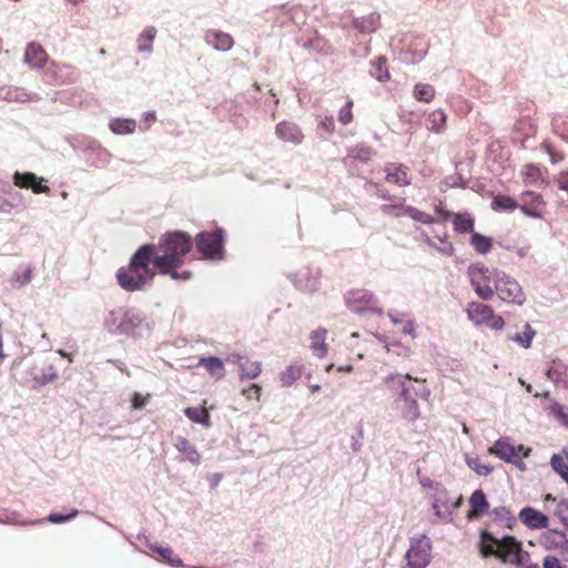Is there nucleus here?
I'll use <instances>...</instances> for the list:
<instances>
[{
	"label": "nucleus",
	"mask_w": 568,
	"mask_h": 568,
	"mask_svg": "<svg viewBox=\"0 0 568 568\" xmlns=\"http://www.w3.org/2000/svg\"><path fill=\"white\" fill-rule=\"evenodd\" d=\"M193 244L192 236L186 232L171 231L164 233L155 245L154 267L158 268L160 274L170 275L173 280H189L191 272L179 273L178 268L184 264Z\"/></svg>",
	"instance_id": "nucleus-1"
},
{
	"label": "nucleus",
	"mask_w": 568,
	"mask_h": 568,
	"mask_svg": "<svg viewBox=\"0 0 568 568\" xmlns=\"http://www.w3.org/2000/svg\"><path fill=\"white\" fill-rule=\"evenodd\" d=\"M155 244H143L131 256L126 266L116 272L119 285L126 292L140 291L152 282L156 275L154 267Z\"/></svg>",
	"instance_id": "nucleus-2"
},
{
	"label": "nucleus",
	"mask_w": 568,
	"mask_h": 568,
	"mask_svg": "<svg viewBox=\"0 0 568 568\" xmlns=\"http://www.w3.org/2000/svg\"><path fill=\"white\" fill-rule=\"evenodd\" d=\"M521 550V541L514 536L506 535L498 539L487 530L480 532L479 551L484 558L495 556L504 564H511Z\"/></svg>",
	"instance_id": "nucleus-3"
},
{
	"label": "nucleus",
	"mask_w": 568,
	"mask_h": 568,
	"mask_svg": "<svg viewBox=\"0 0 568 568\" xmlns=\"http://www.w3.org/2000/svg\"><path fill=\"white\" fill-rule=\"evenodd\" d=\"M501 271L497 268H488L483 264L476 263L468 267L467 274L469 282L483 301H488L494 296V287L497 282V274Z\"/></svg>",
	"instance_id": "nucleus-4"
},
{
	"label": "nucleus",
	"mask_w": 568,
	"mask_h": 568,
	"mask_svg": "<svg viewBox=\"0 0 568 568\" xmlns=\"http://www.w3.org/2000/svg\"><path fill=\"white\" fill-rule=\"evenodd\" d=\"M385 383L400 388L399 397H420L429 400L430 389L426 385V378L413 377L410 374H396L385 377Z\"/></svg>",
	"instance_id": "nucleus-5"
},
{
	"label": "nucleus",
	"mask_w": 568,
	"mask_h": 568,
	"mask_svg": "<svg viewBox=\"0 0 568 568\" xmlns=\"http://www.w3.org/2000/svg\"><path fill=\"white\" fill-rule=\"evenodd\" d=\"M465 312L467 318L476 326L485 325L494 331H501L505 326L503 316L495 313L494 308L483 302H469Z\"/></svg>",
	"instance_id": "nucleus-6"
},
{
	"label": "nucleus",
	"mask_w": 568,
	"mask_h": 568,
	"mask_svg": "<svg viewBox=\"0 0 568 568\" xmlns=\"http://www.w3.org/2000/svg\"><path fill=\"white\" fill-rule=\"evenodd\" d=\"M496 276L497 282L494 287V294H497L504 303L523 305L526 296L518 281L503 271Z\"/></svg>",
	"instance_id": "nucleus-7"
},
{
	"label": "nucleus",
	"mask_w": 568,
	"mask_h": 568,
	"mask_svg": "<svg viewBox=\"0 0 568 568\" xmlns=\"http://www.w3.org/2000/svg\"><path fill=\"white\" fill-rule=\"evenodd\" d=\"M197 251L206 258L220 260L223 255L224 232L216 230L214 232H201L195 237Z\"/></svg>",
	"instance_id": "nucleus-8"
},
{
	"label": "nucleus",
	"mask_w": 568,
	"mask_h": 568,
	"mask_svg": "<svg viewBox=\"0 0 568 568\" xmlns=\"http://www.w3.org/2000/svg\"><path fill=\"white\" fill-rule=\"evenodd\" d=\"M430 550L432 542L426 535L413 537L406 552L407 564L415 568H426L430 560Z\"/></svg>",
	"instance_id": "nucleus-9"
},
{
	"label": "nucleus",
	"mask_w": 568,
	"mask_h": 568,
	"mask_svg": "<svg viewBox=\"0 0 568 568\" xmlns=\"http://www.w3.org/2000/svg\"><path fill=\"white\" fill-rule=\"evenodd\" d=\"M539 544L546 550L557 551L565 561H568V538L565 532L548 529L540 535Z\"/></svg>",
	"instance_id": "nucleus-10"
},
{
	"label": "nucleus",
	"mask_w": 568,
	"mask_h": 568,
	"mask_svg": "<svg viewBox=\"0 0 568 568\" xmlns=\"http://www.w3.org/2000/svg\"><path fill=\"white\" fill-rule=\"evenodd\" d=\"M519 210L529 217L541 219L546 202L541 194L534 191H525L520 194Z\"/></svg>",
	"instance_id": "nucleus-11"
},
{
	"label": "nucleus",
	"mask_w": 568,
	"mask_h": 568,
	"mask_svg": "<svg viewBox=\"0 0 568 568\" xmlns=\"http://www.w3.org/2000/svg\"><path fill=\"white\" fill-rule=\"evenodd\" d=\"M45 180L43 178H38L32 172H16L13 174V184L20 189L32 190L36 194H48L50 192V187L44 185L42 182Z\"/></svg>",
	"instance_id": "nucleus-12"
},
{
	"label": "nucleus",
	"mask_w": 568,
	"mask_h": 568,
	"mask_svg": "<svg viewBox=\"0 0 568 568\" xmlns=\"http://www.w3.org/2000/svg\"><path fill=\"white\" fill-rule=\"evenodd\" d=\"M383 171L387 183L398 186H407L410 184L408 168L402 163H386Z\"/></svg>",
	"instance_id": "nucleus-13"
},
{
	"label": "nucleus",
	"mask_w": 568,
	"mask_h": 568,
	"mask_svg": "<svg viewBox=\"0 0 568 568\" xmlns=\"http://www.w3.org/2000/svg\"><path fill=\"white\" fill-rule=\"evenodd\" d=\"M376 301L372 293L365 291L352 292L347 297V305L356 313H363L375 307Z\"/></svg>",
	"instance_id": "nucleus-14"
},
{
	"label": "nucleus",
	"mask_w": 568,
	"mask_h": 568,
	"mask_svg": "<svg viewBox=\"0 0 568 568\" xmlns=\"http://www.w3.org/2000/svg\"><path fill=\"white\" fill-rule=\"evenodd\" d=\"M276 136L287 143L300 144L304 134L301 129L293 122L290 121H281L275 126Z\"/></svg>",
	"instance_id": "nucleus-15"
},
{
	"label": "nucleus",
	"mask_w": 568,
	"mask_h": 568,
	"mask_svg": "<svg viewBox=\"0 0 568 568\" xmlns=\"http://www.w3.org/2000/svg\"><path fill=\"white\" fill-rule=\"evenodd\" d=\"M489 509V503L486 498L485 493L481 489L475 490L469 498V510L467 513V519L469 521L479 519Z\"/></svg>",
	"instance_id": "nucleus-16"
},
{
	"label": "nucleus",
	"mask_w": 568,
	"mask_h": 568,
	"mask_svg": "<svg viewBox=\"0 0 568 568\" xmlns=\"http://www.w3.org/2000/svg\"><path fill=\"white\" fill-rule=\"evenodd\" d=\"M376 195L378 199L389 202L388 204H383L381 206L382 213L386 215L400 216L399 210L403 209L405 197L392 195L387 190L383 187L377 189Z\"/></svg>",
	"instance_id": "nucleus-17"
},
{
	"label": "nucleus",
	"mask_w": 568,
	"mask_h": 568,
	"mask_svg": "<svg viewBox=\"0 0 568 568\" xmlns=\"http://www.w3.org/2000/svg\"><path fill=\"white\" fill-rule=\"evenodd\" d=\"M520 521L530 529L547 528L549 524L548 517L531 507L523 508L519 511Z\"/></svg>",
	"instance_id": "nucleus-18"
},
{
	"label": "nucleus",
	"mask_w": 568,
	"mask_h": 568,
	"mask_svg": "<svg viewBox=\"0 0 568 568\" xmlns=\"http://www.w3.org/2000/svg\"><path fill=\"white\" fill-rule=\"evenodd\" d=\"M48 61V53L44 48L37 43L30 42L24 52V62L31 68H43Z\"/></svg>",
	"instance_id": "nucleus-19"
},
{
	"label": "nucleus",
	"mask_w": 568,
	"mask_h": 568,
	"mask_svg": "<svg viewBox=\"0 0 568 568\" xmlns=\"http://www.w3.org/2000/svg\"><path fill=\"white\" fill-rule=\"evenodd\" d=\"M50 72L60 84L73 83L78 80V71L74 67L65 63L51 62Z\"/></svg>",
	"instance_id": "nucleus-20"
},
{
	"label": "nucleus",
	"mask_w": 568,
	"mask_h": 568,
	"mask_svg": "<svg viewBox=\"0 0 568 568\" xmlns=\"http://www.w3.org/2000/svg\"><path fill=\"white\" fill-rule=\"evenodd\" d=\"M490 455H495L507 463H514L515 458L518 457L516 447L509 444L507 440L499 439L494 446L488 449Z\"/></svg>",
	"instance_id": "nucleus-21"
},
{
	"label": "nucleus",
	"mask_w": 568,
	"mask_h": 568,
	"mask_svg": "<svg viewBox=\"0 0 568 568\" xmlns=\"http://www.w3.org/2000/svg\"><path fill=\"white\" fill-rule=\"evenodd\" d=\"M197 366H203L209 375L215 381L225 376V367L221 358L216 356L201 357Z\"/></svg>",
	"instance_id": "nucleus-22"
},
{
	"label": "nucleus",
	"mask_w": 568,
	"mask_h": 568,
	"mask_svg": "<svg viewBox=\"0 0 568 568\" xmlns=\"http://www.w3.org/2000/svg\"><path fill=\"white\" fill-rule=\"evenodd\" d=\"M206 41L216 50L221 51H227L234 44L233 38L229 33H224L222 31H209L206 33Z\"/></svg>",
	"instance_id": "nucleus-23"
},
{
	"label": "nucleus",
	"mask_w": 568,
	"mask_h": 568,
	"mask_svg": "<svg viewBox=\"0 0 568 568\" xmlns=\"http://www.w3.org/2000/svg\"><path fill=\"white\" fill-rule=\"evenodd\" d=\"M175 447L182 454L183 460H187L193 465H197L200 463L201 455L186 438L178 437Z\"/></svg>",
	"instance_id": "nucleus-24"
},
{
	"label": "nucleus",
	"mask_w": 568,
	"mask_h": 568,
	"mask_svg": "<svg viewBox=\"0 0 568 568\" xmlns=\"http://www.w3.org/2000/svg\"><path fill=\"white\" fill-rule=\"evenodd\" d=\"M403 400L400 407L402 417L408 422H416L420 417L419 405L416 397H399Z\"/></svg>",
	"instance_id": "nucleus-25"
},
{
	"label": "nucleus",
	"mask_w": 568,
	"mask_h": 568,
	"mask_svg": "<svg viewBox=\"0 0 568 568\" xmlns=\"http://www.w3.org/2000/svg\"><path fill=\"white\" fill-rule=\"evenodd\" d=\"M427 122L428 130L435 133H442L446 128L447 114L440 109L434 110L428 113Z\"/></svg>",
	"instance_id": "nucleus-26"
},
{
	"label": "nucleus",
	"mask_w": 568,
	"mask_h": 568,
	"mask_svg": "<svg viewBox=\"0 0 568 568\" xmlns=\"http://www.w3.org/2000/svg\"><path fill=\"white\" fill-rule=\"evenodd\" d=\"M185 416L194 423L201 424L204 427H211V417L205 406L187 407L184 410Z\"/></svg>",
	"instance_id": "nucleus-27"
},
{
	"label": "nucleus",
	"mask_w": 568,
	"mask_h": 568,
	"mask_svg": "<svg viewBox=\"0 0 568 568\" xmlns=\"http://www.w3.org/2000/svg\"><path fill=\"white\" fill-rule=\"evenodd\" d=\"M491 209L494 211H507V212H513L515 211L516 209H519V204L518 202L511 197V196H508V195H504V194H497L493 197V201H491Z\"/></svg>",
	"instance_id": "nucleus-28"
},
{
	"label": "nucleus",
	"mask_w": 568,
	"mask_h": 568,
	"mask_svg": "<svg viewBox=\"0 0 568 568\" xmlns=\"http://www.w3.org/2000/svg\"><path fill=\"white\" fill-rule=\"evenodd\" d=\"M326 331L318 329L311 334V348L317 357H324L327 353L325 344Z\"/></svg>",
	"instance_id": "nucleus-29"
},
{
	"label": "nucleus",
	"mask_w": 568,
	"mask_h": 568,
	"mask_svg": "<svg viewBox=\"0 0 568 568\" xmlns=\"http://www.w3.org/2000/svg\"><path fill=\"white\" fill-rule=\"evenodd\" d=\"M110 129L115 134H130L136 129V121L133 119H113Z\"/></svg>",
	"instance_id": "nucleus-30"
},
{
	"label": "nucleus",
	"mask_w": 568,
	"mask_h": 568,
	"mask_svg": "<svg viewBox=\"0 0 568 568\" xmlns=\"http://www.w3.org/2000/svg\"><path fill=\"white\" fill-rule=\"evenodd\" d=\"M262 372V365L257 361L244 359L240 363L241 378H256Z\"/></svg>",
	"instance_id": "nucleus-31"
},
{
	"label": "nucleus",
	"mask_w": 568,
	"mask_h": 568,
	"mask_svg": "<svg viewBox=\"0 0 568 568\" xmlns=\"http://www.w3.org/2000/svg\"><path fill=\"white\" fill-rule=\"evenodd\" d=\"M399 213L400 216L407 215L414 221L420 222L423 224H433L435 222V219L432 215L413 206H405L403 204V209L399 210Z\"/></svg>",
	"instance_id": "nucleus-32"
},
{
	"label": "nucleus",
	"mask_w": 568,
	"mask_h": 568,
	"mask_svg": "<svg viewBox=\"0 0 568 568\" xmlns=\"http://www.w3.org/2000/svg\"><path fill=\"white\" fill-rule=\"evenodd\" d=\"M436 91L433 85L427 83H417L414 87V98L417 101L429 103L435 99Z\"/></svg>",
	"instance_id": "nucleus-33"
},
{
	"label": "nucleus",
	"mask_w": 568,
	"mask_h": 568,
	"mask_svg": "<svg viewBox=\"0 0 568 568\" xmlns=\"http://www.w3.org/2000/svg\"><path fill=\"white\" fill-rule=\"evenodd\" d=\"M156 36V29L154 27H148L143 30L138 39V49L140 52H151L152 42Z\"/></svg>",
	"instance_id": "nucleus-34"
},
{
	"label": "nucleus",
	"mask_w": 568,
	"mask_h": 568,
	"mask_svg": "<svg viewBox=\"0 0 568 568\" xmlns=\"http://www.w3.org/2000/svg\"><path fill=\"white\" fill-rule=\"evenodd\" d=\"M470 245L479 254L488 253L493 247V240L479 233H473L470 237Z\"/></svg>",
	"instance_id": "nucleus-35"
},
{
	"label": "nucleus",
	"mask_w": 568,
	"mask_h": 568,
	"mask_svg": "<svg viewBox=\"0 0 568 568\" xmlns=\"http://www.w3.org/2000/svg\"><path fill=\"white\" fill-rule=\"evenodd\" d=\"M453 223L455 231L459 233H470L474 231V220L469 214H455Z\"/></svg>",
	"instance_id": "nucleus-36"
},
{
	"label": "nucleus",
	"mask_w": 568,
	"mask_h": 568,
	"mask_svg": "<svg viewBox=\"0 0 568 568\" xmlns=\"http://www.w3.org/2000/svg\"><path fill=\"white\" fill-rule=\"evenodd\" d=\"M371 74L378 81H385L389 79V73L386 67V59L378 57L372 62Z\"/></svg>",
	"instance_id": "nucleus-37"
},
{
	"label": "nucleus",
	"mask_w": 568,
	"mask_h": 568,
	"mask_svg": "<svg viewBox=\"0 0 568 568\" xmlns=\"http://www.w3.org/2000/svg\"><path fill=\"white\" fill-rule=\"evenodd\" d=\"M302 376V367L291 365L281 373L280 379L283 386H291Z\"/></svg>",
	"instance_id": "nucleus-38"
},
{
	"label": "nucleus",
	"mask_w": 568,
	"mask_h": 568,
	"mask_svg": "<svg viewBox=\"0 0 568 568\" xmlns=\"http://www.w3.org/2000/svg\"><path fill=\"white\" fill-rule=\"evenodd\" d=\"M536 335V331L530 326V324L526 323L524 325L523 333L516 334L511 339L525 348H529L531 346L532 338Z\"/></svg>",
	"instance_id": "nucleus-39"
},
{
	"label": "nucleus",
	"mask_w": 568,
	"mask_h": 568,
	"mask_svg": "<svg viewBox=\"0 0 568 568\" xmlns=\"http://www.w3.org/2000/svg\"><path fill=\"white\" fill-rule=\"evenodd\" d=\"M554 132L559 135L562 140L568 141V116L564 114H557L552 118Z\"/></svg>",
	"instance_id": "nucleus-40"
},
{
	"label": "nucleus",
	"mask_w": 568,
	"mask_h": 568,
	"mask_svg": "<svg viewBox=\"0 0 568 568\" xmlns=\"http://www.w3.org/2000/svg\"><path fill=\"white\" fill-rule=\"evenodd\" d=\"M466 463L470 469L480 476H488L493 471V467L483 463L479 457H467Z\"/></svg>",
	"instance_id": "nucleus-41"
},
{
	"label": "nucleus",
	"mask_w": 568,
	"mask_h": 568,
	"mask_svg": "<svg viewBox=\"0 0 568 568\" xmlns=\"http://www.w3.org/2000/svg\"><path fill=\"white\" fill-rule=\"evenodd\" d=\"M153 550L156 551L165 562L173 567H181L183 565L182 560L174 555L173 549L170 547H154Z\"/></svg>",
	"instance_id": "nucleus-42"
},
{
	"label": "nucleus",
	"mask_w": 568,
	"mask_h": 568,
	"mask_svg": "<svg viewBox=\"0 0 568 568\" xmlns=\"http://www.w3.org/2000/svg\"><path fill=\"white\" fill-rule=\"evenodd\" d=\"M515 130L524 134V140L537 133V125L530 119H520L515 124Z\"/></svg>",
	"instance_id": "nucleus-43"
},
{
	"label": "nucleus",
	"mask_w": 568,
	"mask_h": 568,
	"mask_svg": "<svg viewBox=\"0 0 568 568\" xmlns=\"http://www.w3.org/2000/svg\"><path fill=\"white\" fill-rule=\"evenodd\" d=\"M566 366L561 364H554L547 371V376L549 379H551L554 383L559 384L562 383V385L566 387L568 386V381L562 377L566 373Z\"/></svg>",
	"instance_id": "nucleus-44"
},
{
	"label": "nucleus",
	"mask_w": 568,
	"mask_h": 568,
	"mask_svg": "<svg viewBox=\"0 0 568 568\" xmlns=\"http://www.w3.org/2000/svg\"><path fill=\"white\" fill-rule=\"evenodd\" d=\"M523 176L526 183H535L541 178V170L534 163H528L523 168Z\"/></svg>",
	"instance_id": "nucleus-45"
},
{
	"label": "nucleus",
	"mask_w": 568,
	"mask_h": 568,
	"mask_svg": "<svg viewBox=\"0 0 568 568\" xmlns=\"http://www.w3.org/2000/svg\"><path fill=\"white\" fill-rule=\"evenodd\" d=\"M517 568H539V565L531 562L530 555L524 548L518 556L510 564Z\"/></svg>",
	"instance_id": "nucleus-46"
},
{
	"label": "nucleus",
	"mask_w": 568,
	"mask_h": 568,
	"mask_svg": "<svg viewBox=\"0 0 568 568\" xmlns=\"http://www.w3.org/2000/svg\"><path fill=\"white\" fill-rule=\"evenodd\" d=\"M541 149L549 155L550 161L554 164L561 162L565 159V153L555 150L552 144L547 140L541 143Z\"/></svg>",
	"instance_id": "nucleus-47"
},
{
	"label": "nucleus",
	"mask_w": 568,
	"mask_h": 568,
	"mask_svg": "<svg viewBox=\"0 0 568 568\" xmlns=\"http://www.w3.org/2000/svg\"><path fill=\"white\" fill-rule=\"evenodd\" d=\"M353 100L348 99L346 104L338 112V121L346 125L353 121Z\"/></svg>",
	"instance_id": "nucleus-48"
},
{
	"label": "nucleus",
	"mask_w": 568,
	"mask_h": 568,
	"mask_svg": "<svg viewBox=\"0 0 568 568\" xmlns=\"http://www.w3.org/2000/svg\"><path fill=\"white\" fill-rule=\"evenodd\" d=\"M32 275H33V270L31 267H27L21 273L17 272L13 275L12 281L18 286H23V285L28 284L32 280Z\"/></svg>",
	"instance_id": "nucleus-49"
},
{
	"label": "nucleus",
	"mask_w": 568,
	"mask_h": 568,
	"mask_svg": "<svg viewBox=\"0 0 568 568\" xmlns=\"http://www.w3.org/2000/svg\"><path fill=\"white\" fill-rule=\"evenodd\" d=\"M261 393H262V388L260 385L257 384H252L250 385L247 388H244L242 390V395L246 398V399H256V400H260L261 398Z\"/></svg>",
	"instance_id": "nucleus-50"
},
{
	"label": "nucleus",
	"mask_w": 568,
	"mask_h": 568,
	"mask_svg": "<svg viewBox=\"0 0 568 568\" xmlns=\"http://www.w3.org/2000/svg\"><path fill=\"white\" fill-rule=\"evenodd\" d=\"M551 466L566 480L565 474L568 473V470H567L568 466L565 464L564 459L560 456L554 455L551 457Z\"/></svg>",
	"instance_id": "nucleus-51"
},
{
	"label": "nucleus",
	"mask_w": 568,
	"mask_h": 568,
	"mask_svg": "<svg viewBox=\"0 0 568 568\" xmlns=\"http://www.w3.org/2000/svg\"><path fill=\"white\" fill-rule=\"evenodd\" d=\"M368 344H373V341L364 339L363 345H359V343H357L356 345L353 346V352L355 353L357 358H363L364 353H367L369 351Z\"/></svg>",
	"instance_id": "nucleus-52"
},
{
	"label": "nucleus",
	"mask_w": 568,
	"mask_h": 568,
	"mask_svg": "<svg viewBox=\"0 0 568 568\" xmlns=\"http://www.w3.org/2000/svg\"><path fill=\"white\" fill-rule=\"evenodd\" d=\"M542 568H565L560 560L555 556H546L544 558Z\"/></svg>",
	"instance_id": "nucleus-53"
},
{
	"label": "nucleus",
	"mask_w": 568,
	"mask_h": 568,
	"mask_svg": "<svg viewBox=\"0 0 568 568\" xmlns=\"http://www.w3.org/2000/svg\"><path fill=\"white\" fill-rule=\"evenodd\" d=\"M555 180L560 190L568 192V171L558 173Z\"/></svg>",
	"instance_id": "nucleus-54"
},
{
	"label": "nucleus",
	"mask_w": 568,
	"mask_h": 568,
	"mask_svg": "<svg viewBox=\"0 0 568 568\" xmlns=\"http://www.w3.org/2000/svg\"><path fill=\"white\" fill-rule=\"evenodd\" d=\"M148 402V396H143L139 393H134L132 396V407L135 409H140L145 406Z\"/></svg>",
	"instance_id": "nucleus-55"
},
{
	"label": "nucleus",
	"mask_w": 568,
	"mask_h": 568,
	"mask_svg": "<svg viewBox=\"0 0 568 568\" xmlns=\"http://www.w3.org/2000/svg\"><path fill=\"white\" fill-rule=\"evenodd\" d=\"M77 513H78V511L75 510V511H73L72 514L68 515V516H62V515H59V514H51V515L49 516V520H50L51 523H54V524H60V523H63V521H65V520H68V519L72 518V517H74V516L77 515Z\"/></svg>",
	"instance_id": "nucleus-56"
},
{
	"label": "nucleus",
	"mask_w": 568,
	"mask_h": 568,
	"mask_svg": "<svg viewBox=\"0 0 568 568\" xmlns=\"http://www.w3.org/2000/svg\"><path fill=\"white\" fill-rule=\"evenodd\" d=\"M400 332L403 334L414 335V324L412 321H407L403 324Z\"/></svg>",
	"instance_id": "nucleus-57"
},
{
	"label": "nucleus",
	"mask_w": 568,
	"mask_h": 568,
	"mask_svg": "<svg viewBox=\"0 0 568 568\" xmlns=\"http://www.w3.org/2000/svg\"><path fill=\"white\" fill-rule=\"evenodd\" d=\"M494 514L496 516H499L501 518H509L510 516V513L508 509H506L505 507H498V508H495L494 509Z\"/></svg>",
	"instance_id": "nucleus-58"
},
{
	"label": "nucleus",
	"mask_w": 568,
	"mask_h": 568,
	"mask_svg": "<svg viewBox=\"0 0 568 568\" xmlns=\"http://www.w3.org/2000/svg\"><path fill=\"white\" fill-rule=\"evenodd\" d=\"M322 125L324 126V129L328 132H333L334 131V120L333 118H326L323 122H322Z\"/></svg>",
	"instance_id": "nucleus-59"
},
{
	"label": "nucleus",
	"mask_w": 568,
	"mask_h": 568,
	"mask_svg": "<svg viewBox=\"0 0 568 568\" xmlns=\"http://www.w3.org/2000/svg\"><path fill=\"white\" fill-rule=\"evenodd\" d=\"M436 212L440 215L443 220H447L450 216V213L448 211H445L442 204L436 206Z\"/></svg>",
	"instance_id": "nucleus-60"
},
{
	"label": "nucleus",
	"mask_w": 568,
	"mask_h": 568,
	"mask_svg": "<svg viewBox=\"0 0 568 568\" xmlns=\"http://www.w3.org/2000/svg\"><path fill=\"white\" fill-rule=\"evenodd\" d=\"M516 452L518 453V455L521 453L525 457H527L529 455L530 449L525 448L524 445H519L516 447Z\"/></svg>",
	"instance_id": "nucleus-61"
},
{
	"label": "nucleus",
	"mask_w": 568,
	"mask_h": 568,
	"mask_svg": "<svg viewBox=\"0 0 568 568\" xmlns=\"http://www.w3.org/2000/svg\"><path fill=\"white\" fill-rule=\"evenodd\" d=\"M443 253L445 254H453V251H454V247L450 243H447L446 246L444 248L440 250Z\"/></svg>",
	"instance_id": "nucleus-62"
},
{
	"label": "nucleus",
	"mask_w": 568,
	"mask_h": 568,
	"mask_svg": "<svg viewBox=\"0 0 568 568\" xmlns=\"http://www.w3.org/2000/svg\"><path fill=\"white\" fill-rule=\"evenodd\" d=\"M558 511H559V513L568 511V501H561V503L558 505Z\"/></svg>",
	"instance_id": "nucleus-63"
},
{
	"label": "nucleus",
	"mask_w": 568,
	"mask_h": 568,
	"mask_svg": "<svg viewBox=\"0 0 568 568\" xmlns=\"http://www.w3.org/2000/svg\"><path fill=\"white\" fill-rule=\"evenodd\" d=\"M353 369V367L351 365H345V366H338L337 367V371L338 372H344V373H348Z\"/></svg>",
	"instance_id": "nucleus-64"
}]
</instances>
